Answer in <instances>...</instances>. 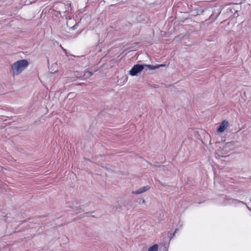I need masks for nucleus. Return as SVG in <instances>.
<instances>
[{
    "label": "nucleus",
    "mask_w": 251,
    "mask_h": 251,
    "mask_svg": "<svg viewBox=\"0 0 251 251\" xmlns=\"http://www.w3.org/2000/svg\"><path fill=\"white\" fill-rule=\"evenodd\" d=\"M28 65L26 60H18L11 65L10 72L13 76L18 75L27 68Z\"/></svg>",
    "instance_id": "nucleus-1"
},
{
    "label": "nucleus",
    "mask_w": 251,
    "mask_h": 251,
    "mask_svg": "<svg viewBox=\"0 0 251 251\" xmlns=\"http://www.w3.org/2000/svg\"><path fill=\"white\" fill-rule=\"evenodd\" d=\"M144 68V65L136 64L133 66L129 72V74L132 76H135L140 73Z\"/></svg>",
    "instance_id": "nucleus-2"
},
{
    "label": "nucleus",
    "mask_w": 251,
    "mask_h": 251,
    "mask_svg": "<svg viewBox=\"0 0 251 251\" xmlns=\"http://www.w3.org/2000/svg\"><path fill=\"white\" fill-rule=\"evenodd\" d=\"M228 126V122L226 120L223 121L220 124L219 128L217 129L218 133H221L227 128Z\"/></svg>",
    "instance_id": "nucleus-3"
},
{
    "label": "nucleus",
    "mask_w": 251,
    "mask_h": 251,
    "mask_svg": "<svg viewBox=\"0 0 251 251\" xmlns=\"http://www.w3.org/2000/svg\"><path fill=\"white\" fill-rule=\"evenodd\" d=\"M150 188V187L149 185L144 186L136 191H132V193L134 194H140L149 190Z\"/></svg>",
    "instance_id": "nucleus-4"
},
{
    "label": "nucleus",
    "mask_w": 251,
    "mask_h": 251,
    "mask_svg": "<svg viewBox=\"0 0 251 251\" xmlns=\"http://www.w3.org/2000/svg\"><path fill=\"white\" fill-rule=\"evenodd\" d=\"M239 203L245 204V203L243 201L235 199H229L226 202V204L233 205L234 206L237 205Z\"/></svg>",
    "instance_id": "nucleus-5"
},
{
    "label": "nucleus",
    "mask_w": 251,
    "mask_h": 251,
    "mask_svg": "<svg viewBox=\"0 0 251 251\" xmlns=\"http://www.w3.org/2000/svg\"><path fill=\"white\" fill-rule=\"evenodd\" d=\"M144 67H147L148 69L150 70H154L156 69H158L161 67H164L165 65L164 64L160 65H144Z\"/></svg>",
    "instance_id": "nucleus-6"
},
{
    "label": "nucleus",
    "mask_w": 251,
    "mask_h": 251,
    "mask_svg": "<svg viewBox=\"0 0 251 251\" xmlns=\"http://www.w3.org/2000/svg\"><path fill=\"white\" fill-rule=\"evenodd\" d=\"M158 246L157 244H154L149 248L147 251H158Z\"/></svg>",
    "instance_id": "nucleus-7"
},
{
    "label": "nucleus",
    "mask_w": 251,
    "mask_h": 251,
    "mask_svg": "<svg viewBox=\"0 0 251 251\" xmlns=\"http://www.w3.org/2000/svg\"><path fill=\"white\" fill-rule=\"evenodd\" d=\"M93 74V73L90 71H86L84 74V77L85 78H87L92 76Z\"/></svg>",
    "instance_id": "nucleus-8"
},
{
    "label": "nucleus",
    "mask_w": 251,
    "mask_h": 251,
    "mask_svg": "<svg viewBox=\"0 0 251 251\" xmlns=\"http://www.w3.org/2000/svg\"><path fill=\"white\" fill-rule=\"evenodd\" d=\"M176 230H175L174 233H173L171 235V236H172V237L175 235V233L176 232Z\"/></svg>",
    "instance_id": "nucleus-9"
},
{
    "label": "nucleus",
    "mask_w": 251,
    "mask_h": 251,
    "mask_svg": "<svg viewBox=\"0 0 251 251\" xmlns=\"http://www.w3.org/2000/svg\"><path fill=\"white\" fill-rule=\"evenodd\" d=\"M142 203H144L145 202V200H144V199H142Z\"/></svg>",
    "instance_id": "nucleus-10"
},
{
    "label": "nucleus",
    "mask_w": 251,
    "mask_h": 251,
    "mask_svg": "<svg viewBox=\"0 0 251 251\" xmlns=\"http://www.w3.org/2000/svg\"><path fill=\"white\" fill-rule=\"evenodd\" d=\"M220 12H218L217 15V17L218 16V15L220 14Z\"/></svg>",
    "instance_id": "nucleus-11"
},
{
    "label": "nucleus",
    "mask_w": 251,
    "mask_h": 251,
    "mask_svg": "<svg viewBox=\"0 0 251 251\" xmlns=\"http://www.w3.org/2000/svg\"><path fill=\"white\" fill-rule=\"evenodd\" d=\"M247 207L248 209L251 210L250 208H249L248 206Z\"/></svg>",
    "instance_id": "nucleus-12"
}]
</instances>
